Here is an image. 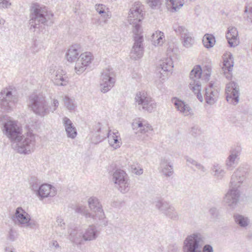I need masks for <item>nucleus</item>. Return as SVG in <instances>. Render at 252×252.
<instances>
[{
    "label": "nucleus",
    "mask_w": 252,
    "mask_h": 252,
    "mask_svg": "<svg viewBox=\"0 0 252 252\" xmlns=\"http://www.w3.org/2000/svg\"><path fill=\"white\" fill-rule=\"evenodd\" d=\"M147 4L152 9H155L161 3V0H146Z\"/></svg>",
    "instance_id": "46"
},
{
    "label": "nucleus",
    "mask_w": 252,
    "mask_h": 252,
    "mask_svg": "<svg viewBox=\"0 0 252 252\" xmlns=\"http://www.w3.org/2000/svg\"><path fill=\"white\" fill-rule=\"evenodd\" d=\"M249 171L250 166L248 164H243L239 166L231 177L230 181L231 184L241 187L246 177L248 175Z\"/></svg>",
    "instance_id": "18"
},
{
    "label": "nucleus",
    "mask_w": 252,
    "mask_h": 252,
    "mask_svg": "<svg viewBox=\"0 0 252 252\" xmlns=\"http://www.w3.org/2000/svg\"><path fill=\"white\" fill-rule=\"evenodd\" d=\"M18 101L15 94V90L10 87L1 90L0 93V112L9 113L11 112Z\"/></svg>",
    "instance_id": "6"
},
{
    "label": "nucleus",
    "mask_w": 252,
    "mask_h": 252,
    "mask_svg": "<svg viewBox=\"0 0 252 252\" xmlns=\"http://www.w3.org/2000/svg\"><path fill=\"white\" fill-rule=\"evenodd\" d=\"M209 213L213 218L216 219L219 215V211L216 208L213 207L209 210Z\"/></svg>",
    "instance_id": "48"
},
{
    "label": "nucleus",
    "mask_w": 252,
    "mask_h": 252,
    "mask_svg": "<svg viewBox=\"0 0 252 252\" xmlns=\"http://www.w3.org/2000/svg\"><path fill=\"white\" fill-rule=\"evenodd\" d=\"M203 44L207 48H210L215 45L216 40L215 37L210 34H206L204 35L203 40Z\"/></svg>",
    "instance_id": "38"
},
{
    "label": "nucleus",
    "mask_w": 252,
    "mask_h": 252,
    "mask_svg": "<svg viewBox=\"0 0 252 252\" xmlns=\"http://www.w3.org/2000/svg\"><path fill=\"white\" fill-rule=\"evenodd\" d=\"M241 153L242 148L240 146H235L231 148L225 161L226 169L232 170L238 164Z\"/></svg>",
    "instance_id": "16"
},
{
    "label": "nucleus",
    "mask_w": 252,
    "mask_h": 252,
    "mask_svg": "<svg viewBox=\"0 0 252 252\" xmlns=\"http://www.w3.org/2000/svg\"><path fill=\"white\" fill-rule=\"evenodd\" d=\"M235 222L242 228H246L250 224L249 218L245 216L235 213L233 215Z\"/></svg>",
    "instance_id": "33"
},
{
    "label": "nucleus",
    "mask_w": 252,
    "mask_h": 252,
    "mask_svg": "<svg viewBox=\"0 0 252 252\" xmlns=\"http://www.w3.org/2000/svg\"><path fill=\"white\" fill-rule=\"evenodd\" d=\"M79 46L75 44L71 46L67 52L66 53V58L67 61L69 62H74L76 59H78V57L79 55Z\"/></svg>",
    "instance_id": "31"
},
{
    "label": "nucleus",
    "mask_w": 252,
    "mask_h": 252,
    "mask_svg": "<svg viewBox=\"0 0 252 252\" xmlns=\"http://www.w3.org/2000/svg\"><path fill=\"white\" fill-rule=\"evenodd\" d=\"M202 69L201 66L199 65L195 66L190 71L189 74L190 81L189 83V88L196 94L198 99L200 102H203L204 97L200 93L201 86L200 79Z\"/></svg>",
    "instance_id": "9"
},
{
    "label": "nucleus",
    "mask_w": 252,
    "mask_h": 252,
    "mask_svg": "<svg viewBox=\"0 0 252 252\" xmlns=\"http://www.w3.org/2000/svg\"><path fill=\"white\" fill-rule=\"evenodd\" d=\"M5 252H15V249L12 247H6L5 249Z\"/></svg>",
    "instance_id": "53"
},
{
    "label": "nucleus",
    "mask_w": 252,
    "mask_h": 252,
    "mask_svg": "<svg viewBox=\"0 0 252 252\" xmlns=\"http://www.w3.org/2000/svg\"><path fill=\"white\" fill-rule=\"evenodd\" d=\"M75 211L77 213L80 214L84 216L86 219H91V218H94V215L88 212V211L86 209V207L83 206H77L75 208Z\"/></svg>",
    "instance_id": "41"
},
{
    "label": "nucleus",
    "mask_w": 252,
    "mask_h": 252,
    "mask_svg": "<svg viewBox=\"0 0 252 252\" xmlns=\"http://www.w3.org/2000/svg\"><path fill=\"white\" fill-rule=\"evenodd\" d=\"M63 124L64 126L67 137L71 139H74L77 132L71 121L67 117H65L63 119Z\"/></svg>",
    "instance_id": "26"
},
{
    "label": "nucleus",
    "mask_w": 252,
    "mask_h": 252,
    "mask_svg": "<svg viewBox=\"0 0 252 252\" xmlns=\"http://www.w3.org/2000/svg\"><path fill=\"white\" fill-rule=\"evenodd\" d=\"M114 77L115 74L112 68H106L103 70L100 83L102 92L106 93L114 86L115 83Z\"/></svg>",
    "instance_id": "14"
},
{
    "label": "nucleus",
    "mask_w": 252,
    "mask_h": 252,
    "mask_svg": "<svg viewBox=\"0 0 252 252\" xmlns=\"http://www.w3.org/2000/svg\"><path fill=\"white\" fill-rule=\"evenodd\" d=\"M174 31L177 34H180L182 40L183 45L186 48H190L193 46L195 42L194 38L191 33L184 26H178L174 27Z\"/></svg>",
    "instance_id": "20"
},
{
    "label": "nucleus",
    "mask_w": 252,
    "mask_h": 252,
    "mask_svg": "<svg viewBox=\"0 0 252 252\" xmlns=\"http://www.w3.org/2000/svg\"><path fill=\"white\" fill-rule=\"evenodd\" d=\"M172 102L177 110L179 111L180 113L185 116H188L189 114L191 109L189 105L186 104L183 101L177 98H174L172 99Z\"/></svg>",
    "instance_id": "29"
},
{
    "label": "nucleus",
    "mask_w": 252,
    "mask_h": 252,
    "mask_svg": "<svg viewBox=\"0 0 252 252\" xmlns=\"http://www.w3.org/2000/svg\"><path fill=\"white\" fill-rule=\"evenodd\" d=\"M173 63L171 58H166L161 61L160 68L165 72L170 71L173 67Z\"/></svg>",
    "instance_id": "34"
},
{
    "label": "nucleus",
    "mask_w": 252,
    "mask_h": 252,
    "mask_svg": "<svg viewBox=\"0 0 252 252\" xmlns=\"http://www.w3.org/2000/svg\"><path fill=\"white\" fill-rule=\"evenodd\" d=\"M223 167L219 163H214L211 168V175L217 180H222L226 174Z\"/></svg>",
    "instance_id": "28"
},
{
    "label": "nucleus",
    "mask_w": 252,
    "mask_h": 252,
    "mask_svg": "<svg viewBox=\"0 0 252 252\" xmlns=\"http://www.w3.org/2000/svg\"><path fill=\"white\" fill-rule=\"evenodd\" d=\"M143 6L140 2H135L130 8L128 21L133 27V32L134 34V42L130 52V57L136 60L142 57L144 53L143 46V37L140 35V25L139 24L143 19Z\"/></svg>",
    "instance_id": "2"
},
{
    "label": "nucleus",
    "mask_w": 252,
    "mask_h": 252,
    "mask_svg": "<svg viewBox=\"0 0 252 252\" xmlns=\"http://www.w3.org/2000/svg\"><path fill=\"white\" fill-rule=\"evenodd\" d=\"M88 202L89 208L93 212L91 214L94 215V218L91 219L99 226L107 225V221L106 220L104 213L98 199L96 197H92L88 199Z\"/></svg>",
    "instance_id": "8"
},
{
    "label": "nucleus",
    "mask_w": 252,
    "mask_h": 252,
    "mask_svg": "<svg viewBox=\"0 0 252 252\" xmlns=\"http://www.w3.org/2000/svg\"><path fill=\"white\" fill-rule=\"evenodd\" d=\"M53 13L43 5L37 3L32 4L30 9L29 24L31 29H40L42 25L51 26L53 23Z\"/></svg>",
    "instance_id": "5"
},
{
    "label": "nucleus",
    "mask_w": 252,
    "mask_h": 252,
    "mask_svg": "<svg viewBox=\"0 0 252 252\" xmlns=\"http://www.w3.org/2000/svg\"><path fill=\"white\" fill-rule=\"evenodd\" d=\"M56 194L55 188L48 184H42L36 195L40 197V199L47 197L54 196Z\"/></svg>",
    "instance_id": "24"
},
{
    "label": "nucleus",
    "mask_w": 252,
    "mask_h": 252,
    "mask_svg": "<svg viewBox=\"0 0 252 252\" xmlns=\"http://www.w3.org/2000/svg\"><path fill=\"white\" fill-rule=\"evenodd\" d=\"M3 134L11 142V146L20 154H29L33 151L35 144V136L31 132L22 134V129L17 122L7 121L2 124Z\"/></svg>",
    "instance_id": "1"
},
{
    "label": "nucleus",
    "mask_w": 252,
    "mask_h": 252,
    "mask_svg": "<svg viewBox=\"0 0 252 252\" xmlns=\"http://www.w3.org/2000/svg\"><path fill=\"white\" fill-rule=\"evenodd\" d=\"M155 206L158 210L164 214L171 205L163 200H158L156 201Z\"/></svg>",
    "instance_id": "39"
},
{
    "label": "nucleus",
    "mask_w": 252,
    "mask_h": 252,
    "mask_svg": "<svg viewBox=\"0 0 252 252\" xmlns=\"http://www.w3.org/2000/svg\"><path fill=\"white\" fill-rule=\"evenodd\" d=\"M15 224L24 225L31 220L30 215L21 207H18L11 218Z\"/></svg>",
    "instance_id": "23"
},
{
    "label": "nucleus",
    "mask_w": 252,
    "mask_h": 252,
    "mask_svg": "<svg viewBox=\"0 0 252 252\" xmlns=\"http://www.w3.org/2000/svg\"><path fill=\"white\" fill-rule=\"evenodd\" d=\"M134 130H137L135 133H141V139L144 141H148L151 138L153 129L150 125L145 121L136 120L132 124Z\"/></svg>",
    "instance_id": "17"
},
{
    "label": "nucleus",
    "mask_w": 252,
    "mask_h": 252,
    "mask_svg": "<svg viewBox=\"0 0 252 252\" xmlns=\"http://www.w3.org/2000/svg\"><path fill=\"white\" fill-rule=\"evenodd\" d=\"M247 21L252 23V7L251 8L250 11L248 12Z\"/></svg>",
    "instance_id": "52"
},
{
    "label": "nucleus",
    "mask_w": 252,
    "mask_h": 252,
    "mask_svg": "<svg viewBox=\"0 0 252 252\" xmlns=\"http://www.w3.org/2000/svg\"><path fill=\"white\" fill-rule=\"evenodd\" d=\"M240 187L236 185H232L229 183V189L223 198L225 204L230 208L235 209L240 201V191L239 188Z\"/></svg>",
    "instance_id": "13"
},
{
    "label": "nucleus",
    "mask_w": 252,
    "mask_h": 252,
    "mask_svg": "<svg viewBox=\"0 0 252 252\" xmlns=\"http://www.w3.org/2000/svg\"><path fill=\"white\" fill-rule=\"evenodd\" d=\"M219 92L214 84L210 82L205 87L204 97L206 102L209 105L214 104L218 100Z\"/></svg>",
    "instance_id": "22"
},
{
    "label": "nucleus",
    "mask_w": 252,
    "mask_h": 252,
    "mask_svg": "<svg viewBox=\"0 0 252 252\" xmlns=\"http://www.w3.org/2000/svg\"><path fill=\"white\" fill-rule=\"evenodd\" d=\"M17 237L18 234L17 231L11 228L8 232L7 239L11 242H13L17 239Z\"/></svg>",
    "instance_id": "44"
},
{
    "label": "nucleus",
    "mask_w": 252,
    "mask_h": 252,
    "mask_svg": "<svg viewBox=\"0 0 252 252\" xmlns=\"http://www.w3.org/2000/svg\"><path fill=\"white\" fill-rule=\"evenodd\" d=\"M94 130L95 132L97 141L96 143H98L106 138V135L107 136L108 139V142L109 145L115 149L119 148L121 145V139L120 136V134L117 130L116 131H111L109 130L106 134L100 135L99 133L101 132V127L100 123H97L94 127Z\"/></svg>",
    "instance_id": "10"
},
{
    "label": "nucleus",
    "mask_w": 252,
    "mask_h": 252,
    "mask_svg": "<svg viewBox=\"0 0 252 252\" xmlns=\"http://www.w3.org/2000/svg\"><path fill=\"white\" fill-rule=\"evenodd\" d=\"M41 181L35 177H31L29 181L30 188L36 194L42 185Z\"/></svg>",
    "instance_id": "37"
},
{
    "label": "nucleus",
    "mask_w": 252,
    "mask_h": 252,
    "mask_svg": "<svg viewBox=\"0 0 252 252\" xmlns=\"http://www.w3.org/2000/svg\"><path fill=\"white\" fill-rule=\"evenodd\" d=\"M186 159L188 165H189V164H190L192 166H195L196 169L202 173L206 172V168L201 163L198 162L197 161L189 157H186Z\"/></svg>",
    "instance_id": "40"
},
{
    "label": "nucleus",
    "mask_w": 252,
    "mask_h": 252,
    "mask_svg": "<svg viewBox=\"0 0 252 252\" xmlns=\"http://www.w3.org/2000/svg\"><path fill=\"white\" fill-rule=\"evenodd\" d=\"M238 32L235 27H231L228 29L226 33V37L230 47H235L239 43V39L237 38Z\"/></svg>",
    "instance_id": "25"
},
{
    "label": "nucleus",
    "mask_w": 252,
    "mask_h": 252,
    "mask_svg": "<svg viewBox=\"0 0 252 252\" xmlns=\"http://www.w3.org/2000/svg\"><path fill=\"white\" fill-rule=\"evenodd\" d=\"M135 104L139 110L141 109L144 111L151 112L156 109L157 104L155 100L149 96L144 91L136 93L134 98Z\"/></svg>",
    "instance_id": "11"
},
{
    "label": "nucleus",
    "mask_w": 252,
    "mask_h": 252,
    "mask_svg": "<svg viewBox=\"0 0 252 252\" xmlns=\"http://www.w3.org/2000/svg\"><path fill=\"white\" fill-rule=\"evenodd\" d=\"M112 180L122 193H125L129 190V180L128 175L124 170H116L112 174Z\"/></svg>",
    "instance_id": "12"
},
{
    "label": "nucleus",
    "mask_w": 252,
    "mask_h": 252,
    "mask_svg": "<svg viewBox=\"0 0 252 252\" xmlns=\"http://www.w3.org/2000/svg\"><path fill=\"white\" fill-rule=\"evenodd\" d=\"M55 229V232L58 236L63 237L66 236V225L62 218L59 217L57 218Z\"/></svg>",
    "instance_id": "30"
},
{
    "label": "nucleus",
    "mask_w": 252,
    "mask_h": 252,
    "mask_svg": "<svg viewBox=\"0 0 252 252\" xmlns=\"http://www.w3.org/2000/svg\"><path fill=\"white\" fill-rule=\"evenodd\" d=\"M93 56L90 52H85L81 54L76 60L75 69L76 73L81 74L86 69V67L91 63Z\"/></svg>",
    "instance_id": "21"
},
{
    "label": "nucleus",
    "mask_w": 252,
    "mask_h": 252,
    "mask_svg": "<svg viewBox=\"0 0 252 252\" xmlns=\"http://www.w3.org/2000/svg\"><path fill=\"white\" fill-rule=\"evenodd\" d=\"M226 98L227 101L236 105L239 101L240 88L237 83L230 82L225 87Z\"/></svg>",
    "instance_id": "15"
},
{
    "label": "nucleus",
    "mask_w": 252,
    "mask_h": 252,
    "mask_svg": "<svg viewBox=\"0 0 252 252\" xmlns=\"http://www.w3.org/2000/svg\"><path fill=\"white\" fill-rule=\"evenodd\" d=\"M204 243V237L199 232H194L188 236L183 242V252H203L201 249Z\"/></svg>",
    "instance_id": "7"
},
{
    "label": "nucleus",
    "mask_w": 252,
    "mask_h": 252,
    "mask_svg": "<svg viewBox=\"0 0 252 252\" xmlns=\"http://www.w3.org/2000/svg\"><path fill=\"white\" fill-rule=\"evenodd\" d=\"M164 215L173 220H178L179 218L177 212L175 211V208L172 206L165 212Z\"/></svg>",
    "instance_id": "43"
},
{
    "label": "nucleus",
    "mask_w": 252,
    "mask_h": 252,
    "mask_svg": "<svg viewBox=\"0 0 252 252\" xmlns=\"http://www.w3.org/2000/svg\"><path fill=\"white\" fill-rule=\"evenodd\" d=\"M105 8L106 6L105 5L102 4H96L95 5V9L97 11V12L100 14H104V17L105 16V15H107L108 16V15L105 12Z\"/></svg>",
    "instance_id": "45"
},
{
    "label": "nucleus",
    "mask_w": 252,
    "mask_h": 252,
    "mask_svg": "<svg viewBox=\"0 0 252 252\" xmlns=\"http://www.w3.org/2000/svg\"><path fill=\"white\" fill-rule=\"evenodd\" d=\"M198 128L197 127H193L191 128V132L193 134V133H197Z\"/></svg>",
    "instance_id": "54"
},
{
    "label": "nucleus",
    "mask_w": 252,
    "mask_h": 252,
    "mask_svg": "<svg viewBox=\"0 0 252 252\" xmlns=\"http://www.w3.org/2000/svg\"><path fill=\"white\" fill-rule=\"evenodd\" d=\"M37 222L35 220H31V219L30 220H29L28 222H27L24 225V226L29 227L32 229H34V228H36V227L37 226Z\"/></svg>",
    "instance_id": "49"
},
{
    "label": "nucleus",
    "mask_w": 252,
    "mask_h": 252,
    "mask_svg": "<svg viewBox=\"0 0 252 252\" xmlns=\"http://www.w3.org/2000/svg\"><path fill=\"white\" fill-rule=\"evenodd\" d=\"M59 105V101L54 98L50 104L42 95L35 93L29 96L28 106L36 115L44 117L54 113Z\"/></svg>",
    "instance_id": "4"
},
{
    "label": "nucleus",
    "mask_w": 252,
    "mask_h": 252,
    "mask_svg": "<svg viewBox=\"0 0 252 252\" xmlns=\"http://www.w3.org/2000/svg\"><path fill=\"white\" fill-rule=\"evenodd\" d=\"M233 65V58L232 55L230 54L228 56V58L224 60L222 69L224 71V73H225L226 71L228 72H231L232 70Z\"/></svg>",
    "instance_id": "36"
},
{
    "label": "nucleus",
    "mask_w": 252,
    "mask_h": 252,
    "mask_svg": "<svg viewBox=\"0 0 252 252\" xmlns=\"http://www.w3.org/2000/svg\"><path fill=\"white\" fill-rule=\"evenodd\" d=\"M49 73L50 77L55 85L63 86L67 85L68 80L64 75L63 69L58 68L56 66L52 65L49 67Z\"/></svg>",
    "instance_id": "19"
},
{
    "label": "nucleus",
    "mask_w": 252,
    "mask_h": 252,
    "mask_svg": "<svg viewBox=\"0 0 252 252\" xmlns=\"http://www.w3.org/2000/svg\"><path fill=\"white\" fill-rule=\"evenodd\" d=\"M67 232L68 239L77 247L84 245L85 242L96 240L99 234V232L94 225H89L83 231L77 224H70Z\"/></svg>",
    "instance_id": "3"
},
{
    "label": "nucleus",
    "mask_w": 252,
    "mask_h": 252,
    "mask_svg": "<svg viewBox=\"0 0 252 252\" xmlns=\"http://www.w3.org/2000/svg\"><path fill=\"white\" fill-rule=\"evenodd\" d=\"M184 4L185 0H166L167 6L171 12L178 11Z\"/></svg>",
    "instance_id": "32"
},
{
    "label": "nucleus",
    "mask_w": 252,
    "mask_h": 252,
    "mask_svg": "<svg viewBox=\"0 0 252 252\" xmlns=\"http://www.w3.org/2000/svg\"><path fill=\"white\" fill-rule=\"evenodd\" d=\"M164 37L163 32L157 31L152 35V41L155 46L161 45L163 43V38Z\"/></svg>",
    "instance_id": "35"
},
{
    "label": "nucleus",
    "mask_w": 252,
    "mask_h": 252,
    "mask_svg": "<svg viewBox=\"0 0 252 252\" xmlns=\"http://www.w3.org/2000/svg\"><path fill=\"white\" fill-rule=\"evenodd\" d=\"M202 251L203 252H214L212 246L209 244L204 245L203 247Z\"/></svg>",
    "instance_id": "51"
},
{
    "label": "nucleus",
    "mask_w": 252,
    "mask_h": 252,
    "mask_svg": "<svg viewBox=\"0 0 252 252\" xmlns=\"http://www.w3.org/2000/svg\"><path fill=\"white\" fill-rule=\"evenodd\" d=\"M63 102L65 107L70 111L74 110L77 106L75 100L68 96H65Z\"/></svg>",
    "instance_id": "42"
},
{
    "label": "nucleus",
    "mask_w": 252,
    "mask_h": 252,
    "mask_svg": "<svg viewBox=\"0 0 252 252\" xmlns=\"http://www.w3.org/2000/svg\"><path fill=\"white\" fill-rule=\"evenodd\" d=\"M53 245L56 247V248H59V245L57 241H55L53 242Z\"/></svg>",
    "instance_id": "55"
},
{
    "label": "nucleus",
    "mask_w": 252,
    "mask_h": 252,
    "mask_svg": "<svg viewBox=\"0 0 252 252\" xmlns=\"http://www.w3.org/2000/svg\"><path fill=\"white\" fill-rule=\"evenodd\" d=\"M10 5V0H0V9L7 8Z\"/></svg>",
    "instance_id": "47"
},
{
    "label": "nucleus",
    "mask_w": 252,
    "mask_h": 252,
    "mask_svg": "<svg viewBox=\"0 0 252 252\" xmlns=\"http://www.w3.org/2000/svg\"><path fill=\"white\" fill-rule=\"evenodd\" d=\"M132 172L136 175H140L143 173V169L139 168L138 169L135 165H133L131 166Z\"/></svg>",
    "instance_id": "50"
},
{
    "label": "nucleus",
    "mask_w": 252,
    "mask_h": 252,
    "mask_svg": "<svg viewBox=\"0 0 252 252\" xmlns=\"http://www.w3.org/2000/svg\"><path fill=\"white\" fill-rule=\"evenodd\" d=\"M160 171L166 177H170L173 174L172 164L168 159L162 158L159 166Z\"/></svg>",
    "instance_id": "27"
}]
</instances>
